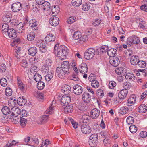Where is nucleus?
<instances>
[{"label":"nucleus","instance_id":"obj_1","mask_svg":"<svg viewBox=\"0 0 147 147\" xmlns=\"http://www.w3.org/2000/svg\"><path fill=\"white\" fill-rule=\"evenodd\" d=\"M69 65L68 61H64L61 67H58L56 69V74L59 78H62L65 74L70 73Z\"/></svg>","mask_w":147,"mask_h":147},{"label":"nucleus","instance_id":"obj_2","mask_svg":"<svg viewBox=\"0 0 147 147\" xmlns=\"http://www.w3.org/2000/svg\"><path fill=\"white\" fill-rule=\"evenodd\" d=\"M59 45L55 44L54 47V52L55 54H57L59 58L63 60L66 58L68 53V49L64 45L60 46L58 48Z\"/></svg>","mask_w":147,"mask_h":147},{"label":"nucleus","instance_id":"obj_3","mask_svg":"<svg viewBox=\"0 0 147 147\" xmlns=\"http://www.w3.org/2000/svg\"><path fill=\"white\" fill-rule=\"evenodd\" d=\"M95 54V50L93 48H90L86 50L84 53V57L87 60L92 59Z\"/></svg>","mask_w":147,"mask_h":147},{"label":"nucleus","instance_id":"obj_4","mask_svg":"<svg viewBox=\"0 0 147 147\" xmlns=\"http://www.w3.org/2000/svg\"><path fill=\"white\" fill-rule=\"evenodd\" d=\"M71 94H67L63 95L61 98L60 102L62 105L65 106L68 105L71 100Z\"/></svg>","mask_w":147,"mask_h":147},{"label":"nucleus","instance_id":"obj_5","mask_svg":"<svg viewBox=\"0 0 147 147\" xmlns=\"http://www.w3.org/2000/svg\"><path fill=\"white\" fill-rule=\"evenodd\" d=\"M21 113V111L19 108L13 107L11 109L9 118L12 119L14 118V117L18 116Z\"/></svg>","mask_w":147,"mask_h":147},{"label":"nucleus","instance_id":"obj_6","mask_svg":"<svg viewBox=\"0 0 147 147\" xmlns=\"http://www.w3.org/2000/svg\"><path fill=\"white\" fill-rule=\"evenodd\" d=\"M17 80L18 88L23 92H25L27 89L26 85L23 83L18 77H17Z\"/></svg>","mask_w":147,"mask_h":147},{"label":"nucleus","instance_id":"obj_7","mask_svg":"<svg viewBox=\"0 0 147 147\" xmlns=\"http://www.w3.org/2000/svg\"><path fill=\"white\" fill-rule=\"evenodd\" d=\"M109 61L110 64L114 67L117 66L120 62L119 59L117 57L110 58Z\"/></svg>","mask_w":147,"mask_h":147},{"label":"nucleus","instance_id":"obj_8","mask_svg":"<svg viewBox=\"0 0 147 147\" xmlns=\"http://www.w3.org/2000/svg\"><path fill=\"white\" fill-rule=\"evenodd\" d=\"M11 8L13 11L17 12L21 9L22 4L20 2H15L12 4Z\"/></svg>","mask_w":147,"mask_h":147},{"label":"nucleus","instance_id":"obj_9","mask_svg":"<svg viewBox=\"0 0 147 147\" xmlns=\"http://www.w3.org/2000/svg\"><path fill=\"white\" fill-rule=\"evenodd\" d=\"M6 35H8L9 37L11 38H14L17 36V34L16 30L13 28L9 29V30L5 34Z\"/></svg>","mask_w":147,"mask_h":147},{"label":"nucleus","instance_id":"obj_10","mask_svg":"<svg viewBox=\"0 0 147 147\" xmlns=\"http://www.w3.org/2000/svg\"><path fill=\"white\" fill-rule=\"evenodd\" d=\"M81 129L82 132L84 134H89L91 131L90 126L85 124H83L81 125Z\"/></svg>","mask_w":147,"mask_h":147},{"label":"nucleus","instance_id":"obj_11","mask_svg":"<svg viewBox=\"0 0 147 147\" xmlns=\"http://www.w3.org/2000/svg\"><path fill=\"white\" fill-rule=\"evenodd\" d=\"M100 113V111L97 108H94L91 110L90 112V116L91 118L96 119L99 116Z\"/></svg>","mask_w":147,"mask_h":147},{"label":"nucleus","instance_id":"obj_12","mask_svg":"<svg viewBox=\"0 0 147 147\" xmlns=\"http://www.w3.org/2000/svg\"><path fill=\"white\" fill-rule=\"evenodd\" d=\"M59 19L56 16H52L51 18L49 20L50 24L54 26H57L59 23Z\"/></svg>","mask_w":147,"mask_h":147},{"label":"nucleus","instance_id":"obj_13","mask_svg":"<svg viewBox=\"0 0 147 147\" xmlns=\"http://www.w3.org/2000/svg\"><path fill=\"white\" fill-rule=\"evenodd\" d=\"M82 92V87L78 84H76L73 87V92L77 95H80Z\"/></svg>","mask_w":147,"mask_h":147},{"label":"nucleus","instance_id":"obj_14","mask_svg":"<svg viewBox=\"0 0 147 147\" xmlns=\"http://www.w3.org/2000/svg\"><path fill=\"white\" fill-rule=\"evenodd\" d=\"M82 100L85 103H88L91 99V96L89 93L84 92L82 95Z\"/></svg>","mask_w":147,"mask_h":147},{"label":"nucleus","instance_id":"obj_15","mask_svg":"<svg viewBox=\"0 0 147 147\" xmlns=\"http://www.w3.org/2000/svg\"><path fill=\"white\" fill-rule=\"evenodd\" d=\"M78 69L82 74H86L87 72V66L86 63H82L79 66Z\"/></svg>","mask_w":147,"mask_h":147},{"label":"nucleus","instance_id":"obj_16","mask_svg":"<svg viewBox=\"0 0 147 147\" xmlns=\"http://www.w3.org/2000/svg\"><path fill=\"white\" fill-rule=\"evenodd\" d=\"M29 25L32 28L33 30H38L37 22L36 20L33 19L29 21Z\"/></svg>","mask_w":147,"mask_h":147},{"label":"nucleus","instance_id":"obj_17","mask_svg":"<svg viewBox=\"0 0 147 147\" xmlns=\"http://www.w3.org/2000/svg\"><path fill=\"white\" fill-rule=\"evenodd\" d=\"M128 93V91L126 89H123L120 91L118 94V97L120 99H123L125 98Z\"/></svg>","mask_w":147,"mask_h":147},{"label":"nucleus","instance_id":"obj_18","mask_svg":"<svg viewBox=\"0 0 147 147\" xmlns=\"http://www.w3.org/2000/svg\"><path fill=\"white\" fill-rule=\"evenodd\" d=\"M64 112L65 113H69L72 112L73 110V106L72 104H69L67 105H65L63 107Z\"/></svg>","mask_w":147,"mask_h":147},{"label":"nucleus","instance_id":"obj_19","mask_svg":"<svg viewBox=\"0 0 147 147\" xmlns=\"http://www.w3.org/2000/svg\"><path fill=\"white\" fill-rule=\"evenodd\" d=\"M50 3L47 1H44L40 6L41 10L43 11H47L50 8Z\"/></svg>","mask_w":147,"mask_h":147},{"label":"nucleus","instance_id":"obj_20","mask_svg":"<svg viewBox=\"0 0 147 147\" xmlns=\"http://www.w3.org/2000/svg\"><path fill=\"white\" fill-rule=\"evenodd\" d=\"M48 119L47 115H44L39 117L37 121L38 124H42L47 122Z\"/></svg>","mask_w":147,"mask_h":147},{"label":"nucleus","instance_id":"obj_21","mask_svg":"<svg viewBox=\"0 0 147 147\" xmlns=\"http://www.w3.org/2000/svg\"><path fill=\"white\" fill-rule=\"evenodd\" d=\"M55 39V37L52 34H47L45 38V40L46 42H50L54 41Z\"/></svg>","mask_w":147,"mask_h":147},{"label":"nucleus","instance_id":"obj_22","mask_svg":"<svg viewBox=\"0 0 147 147\" xmlns=\"http://www.w3.org/2000/svg\"><path fill=\"white\" fill-rule=\"evenodd\" d=\"M17 101L18 104L20 106L24 105L27 102L26 99L23 96L19 97L17 100Z\"/></svg>","mask_w":147,"mask_h":147},{"label":"nucleus","instance_id":"obj_23","mask_svg":"<svg viewBox=\"0 0 147 147\" xmlns=\"http://www.w3.org/2000/svg\"><path fill=\"white\" fill-rule=\"evenodd\" d=\"M139 60L138 57L136 56H132L130 59L131 64L133 65H137Z\"/></svg>","mask_w":147,"mask_h":147},{"label":"nucleus","instance_id":"obj_24","mask_svg":"<svg viewBox=\"0 0 147 147\" xmlns=\"http://www.w3.org/2000/svg\"><path fill=\"white\" fill-rule=\"evenodd\" d=\"M136 98L134 95L130 96L128 100L127 105L128 106H130L135 103Z\"/></svg>","mask_w":147,"mask_h":147},{"label":"nucleus","instance_id":"obj_25","mask_svg":"<svg viewBox=\"0 0 147 147\" xmlns=\"http://www.w3.org/2000/svg\"><path fill=\"white\" fill-rule=\"evenodd\" d=\"M90 119V117L86 114H84L82 116V118L80 120V123H86L89 121Z\"/></svg>","mask_w":147,"mask_h":147},{"label":"nucleus","instance_id":"obj_26","mask_svg":"<svg viewBox=\"0 0 147 147\" xmlns=\"http://www.w3.org/2000/svg\"><path fill=\"white\" fill-rule=\"evenodd\" d=\"M138 111L141 113H145L147 111V107L145 104H141L139 107Z\"/></svg>","mask_w":147,"mask_h":147},{"label":"nucleus","instance_id":"obj_27","mask_svg":"<svg viewBox=\"0 0 147 147\" xmlns=\"http://www.w3.org/2000/svg\"><path fill=\"white\" fill-rule=\"evenodd\" d=\"M37 52L36 48L35 47H32L29 49L28 50V54L32 56H34Z\"/></svg>","mask_w":147,"mask_h":147},{"label":"nucleus","instance_id":"obj_28","mask_svg":"<svg viewBox=\"0 0 147 147\" xmlns=\"http://www.w3.org/2000/svg\"><path fill=\"white\" fill-rule=\"evenodd\" d=\"M1 111L3 114L6 115L9 114L10 115V109L7 106L3 107Z\"/></svg>","mask_w":147,"mask_h":147},{"label":"nucleus","instance_id":"obj_29","mask_svg":"<svg viewBox=\"0 0 147 147\" xmlns=\"http://www.w3.org/2000/svg\"><path fill=\"white\" fill-rule=\"evenodd\" d=\"M119 112L122 114H125L130 112L128 108L126 106L121 107L120 109Z\"/></svg>","mask_w":147,"mask_h":147},{"label":"nucleus","instance_id":"obj_30","mask_svg":"<svg viewBox=\"0 0 147 147\" xmlns=\"http://www.w3.org/2000/svg\"><path fill=\"white\" fill-rule=\"evenodd\" d=\"M117 50L115 49H110L108 50L107 53L109 56L111 57H114L115 54L116 53Z\"/></svg>","mask_w":147,"mask_h":147},{"label":"nucleus","instance_id":"obj_31","mask_svg":"<svg viewBox=\"0 0 147 147\" xmlns=\"http://www.w3.org/2000/svg\"><path fill=\"white\" fill-rule=\"evenodd\" d=\"M27 123V120L26 119L23 117H20V123L21 126L23 128L26 125Z\"/></svg>","mask_w":147,"mask_h":147},{"label":"nucleus","instance_id":"obj_32","mask_svg":"<svg viewBox=\"0 0 147 147\" xmlns=\"http://www.w3.org/2000/svg\"><path fill=\"white\" fill-rule=\"evenodd\" d=\"M11 15H6L4 16L3 17V20L4 22V23L6 24L10 22L11 20Z\"/></svg>","mask_w":147,"mask_h":147},{"label":"nucleus","instance_id":"obj_33","mask_svg":"<svg viewBox=\"0 0 147 147\" xmlns=\"http://www.w3.org/2000/svg\"><path fill=\"white\" fill-rule=\"evenodd\" d=\"M125 77L127 80H129L131 81L135 80V77L134 75L130 73H128L127 74H126Z\"/></svg>","mask_w":147,"mask_h":147},{"label":"nucleus","instance_id":"obj_34","mask_svg":"<svg viewBox=\"0 0 147 147\" xmlns=\"http://www.w3.org/2000/svg\"><path fill=\"white\" fill-rule=\"evenodd\" d=\"M54 106H52V105L51 104L49 106V108L47 109L45 112L46 114L49 115L52 114L54 113Z\"/></svg>","mask_w":147,"mask_h":147},{"label":"nucleus","instance_id":"obj_35","mask_svg":"<svg viewBox=\"0 0 147 147\" xmlns=\"http://www.w3.org/2000/svg\"><path fill=\"white\" fill-rule=\"evenodd\" d=\"M62 91L64 93H67V91L69 92L71 90V88L68 85H65L62 87Z\"/></svg>","mask_w":147,"mask_h":147},{"label":"nucleus","instance_id":"obj_36","mask_svg":"<svg viewBox=\"0 0 147 147\" xmlns=\"http://www.w3.org/2000/svg\"><path fill=\"white\" fill-rule=\"evenodd\" d=\"M35 34L34 32H31L27 36V38L29 41H32L35 38Z\"/></svg>","mask_w":147,"mask_h":147},{"label":"nucleus","instance_id":"obj_37","mask_svg":"<svg viewBox=\"0 0 147 147\" xmlns=\"http://www.w3.org/2000/svg\"><path fill=\"white\" fill-rule=\"evenodd\" d=\"M59 9L58 6H54L53 7H52L51 11L53 14H57L59 12Z\"/></svg>","mask_w":147,"mask_h":147},{"label":"nucleus","instance_id":"obj_38","mask_svg":"<svg viewBox=\"0 0 147 147\" xmlns=\"http://www.w3.org/2000/svg\"><path fill=\"white\" fill-rule=\"evenodd\" d=\"M5 93L7 96H10L12 94L11 89L9 87H7L5 90Z\"/></svg>","mask_w":147,"mask_h":147},{"label":"nucleus","instance_id":"obj_39","mask_svg":"<svg viewBox=\"0 0 147 147\" xmlns=\"http://www.w3.org/2000/svg\"><path fill=\"white\" fill-rule=\"evenodd\" d=\"M81 36V33L79 31H76L74 32L73 36V38L75 40L80 39Z\"/></svg>","mask_w":147,"mask_h":147},{"label":"nucleus","instance_id":"obj_40","mask_svg":"<svg viewBox=\"0 0 147 147\" xmlns=\"http://www.w3.org/2000/svg\"><path fill=\"white\" fill-rule=\"evenodd\" d=\"M77 20L76 18L74 16H72L69 17L67 20V23L70 24L74 22Z\"/></svg>","mask_w":147,"mask_h":147},{"label":"nucleus","instance_id":"obj_41","mask_svg":"<svg viewBox=\"0 0 147 147\" xmlns=\"http://www.w3.org/2000/svg\"><path fill=\"white\" fill-rule=\"evenodd\" d=\"M9 25L6 23H4L2 26V29L3 31V33L5 34L9 30Z\"/></svg>","mask_w":147,"mask_h":147},{"label":"nucleus","instance_id":"obj_42","mask_svg":"<svg viewBox=\"0 0 147 147\" xmlns=\"http://www.w3.org/2000/svg\"><path fill=\"white\" fill-rule=\"evenodd\" d=\"M82 3V0H72V3L74 6H79Z\"/></svg>","mask_w":147,"mask_h":147},{"label":"nucleus","instance_id":"obj_43","mask_svg":"<svg viewBox=\"0 0 147 147\" xmlns=\"http://www.w3.org/2000/svg\"><path fill=\"white\" fill-rule=\"evenodd\" d=\"M53 74L52 72H49L45 76V78L47 81H49L53 78Z\"/></svg>","mask_w":147,"mask_h":147},{"label":"nucleus","instance_id":"obj_44","mask_svg":"<svg viewBox=\"0 0 147 147\" xmlns=\"http://www.w3.org/2000/svg\"><path fill=\"white\" fill-rule=\"evenodd\" d=\"M129 129L130 131L132 133H136L137 130V127L134 125H131Z\"/></svg>","mask_w":147,"mask_h":147},{"label":"nucleus","instance_id":"obj_45","mask_svg":"<svg viewBox=\"0 0 147 147\" xmlns=\"http://www.w3.org/2000/svg\"><path fill=\"white\" fill-rule=\"evenodd\" d=\"M138 66L141 68L145 67L146 66V63L145 61L142 60L140 61L139 60L138 64H137Z\"/></svg>","mask_w":147,"mask_h":147},{"label":"nucleus","instance_id":"obj_46","mask_svg":"<svg viewBox=\"0 0 147 147\" xmlns=\"http://www.w3.org/2000/svg\"><path fill=\"white\" fill-rule=\"evenodd\" d=\"M34 78L36 81L39 82L41 80L42 77L40 74L36 73L34 76Z\"/></svg>","mask_w":147,"mask_h":147},{"label":"nucleus","instance_id":"obj_47","mask_svg":"<svg viewBox=\"0 0 147 147\" xmlns=\"http://www.w3.org/2000/svg\"><path fill=\"white\" fill-rule=\"evenodd\" d=\"M82 10L84 11H87L89 9L90 6L89 4L85 3L82 5Z\"/></svg>","mask_w":147,"mask_h":147},{"label":"nucleus","instance_id":"obj_48","mask_svg":"<svg viewBox=\"0 0 147 147\" xmlns=\"http://www.w3.org/2000/svg\"><path fill=\"white\" fill-rule=\"evenodd\" d=\"M88 39V37L86 35H83L80 37L79 42V43H82L86 41Z\"/></svg>","mask_w":147,"mask_h":147},{"label":"nucleus","instance_id":"obj_49","mask_svg":"<svg viewBox=\"0 0 147 147\" xmlns=\"http://www.w3.org/2000/svg\"><path fill=\"white\" fill-rule=\"evenodd\" d=\"M0 83L2 86L5 87L7 85V82L6 78H2L0 80Z\"/></svg>","mask_w":147,"mask_h":147},{"label":"nucleus","instance_id":"obj_50","mask_svg":"<svg viewBox=\"0 0 147 147\" xmlns=\"http://www.w3.org/2000/svg\"><path fill=\"white\" fill-rule=\"evenodd\" d=\"M111 142V140L107 137L105 138L103 140V143L105 146L107 147H109L110 146V145Z\"/></svg>","mask_w":147,"mask_h":147},{"label":"nucleus","instance_id":"obj_51","mask_svg":"<svg viewBox=\"0 0 147 147\" xmlns=\"http://www.w3.org/2000/svg\"><path fill=\"white\" fill-rule=\"evenodd\" d=\"M45 83L42 81H39L37 84V87L40 90L43 89L45 87Z\"/></svg>","mask_w":147,"mask_h":147},{"label":"nucleus","instance_id":"obj_52","mask_svg":"<svg viewBox=\"0 0 147 147\" xmlns=\"http://www.w3.org/2000/svg\"><path fill=\"white\" fill-rule=\"evenodd\" d=\"M108 46L106 45L102 46L100 49V52L102 53H105L108 50Z\"/></svg>","mask_w":147,"mask_h":147},{"label":"nucleus","instance_id":"obj_53","mask_svg":"<svg viewBox=\"0 0 147 147\" xmlns=\"http://www.w3.org/2000/svg\"><path fill=\"white\" fill-rule=\"evenodd\" d=\"M96 75L93 74H91L89 77L88 79L89 81L92 83V82L96 80Z\"/></svg>","mask_w":147,"mask_h":147},{"label":"nucleus","instance_id":"obj_54","mask_svg":"<svg viewBox=\"0 0 147 147\" xmlns=\"http://www.w3.org/2000/svg\"><path fill=\"white\" fill-rule=\"evenodd\" d=\"M134 118L131 116L128 117L127 119L126 122L129 125L133 123L134 122Z\"/></svg>","mask_w":147,"mask_h":147},{"label":"nucleus","instance_id":"obj_55","mask_svg":"<svg viewBox=\"0 0 147 147\" xmlns=\"http://www.w3.org/2000/svg\"><path fill=\"white\" fill-rule=\"evenodd\" d=\"M49 70V68L46 65H43L42 67V72L44 74H45L48 73V71Z\"/></svg>","mask_w":147,"mask_h":147},{"label":"nucleus","instance_id":"obj_56","mask_svg":"<svg viewBox=\"0 0 147 147\" xmlns=\"http://www.w3.org/2000/svg\"><path fill=\"white\" fill-rule=\"evenodd\" d=\"M91 84L93 87L95 88H97L99 86V83L97 80L92 82Z\"/></svg>","mask_w":147,"mask_h":147},{"label":"nucleus","instance_id":"obj_57","mask_svg":"<svg viewBox=\"0 0 147 147\" xmlns=\"http://www.w3.org/2000/svg\"><path fill=\"white\" fill-rule=\"evenodd\" d=\"M133 44H138L140 42V40L138 37L135 35L133 36Z\"/></svg>","mask_w":147,"mask_h":147},{"label":"nucleus","instance_id":"obj_58","mask_svg":"<svg viewBox=\"0 0 147 147\" xmlns=\"http://www.w3.org/2000/svg\"><path fill=\"white\" fill-rule=\"evenodd\" d=\"M35 97L41 100L43 98V93L35 92Z\"/></svg>","mask_w":147,"mask_h":147},{"label":"nucleus","instance_id":"obj_59","mask_svg":"<svg viewBox=\"0 0 147 147\" xmlns=\"http://www.w3.org/2000/svg\"><path fill=\"white\" fill-rule=\"evenodd\" d=\"M133 36L129 37L127 38V43L128 45H131L132 44H133Z\"/></svg>","mask_w":147,"mask_h":147},{"label":"nucleus","instance_id":"obj_60","mask_svg":"<svg viewBox=\"0 0 147 147\" xmlns=\"http://www.w3.org/2000/svg\"><path fill=\"white\" fill-rule=\"evenodd\" d=\"M96 93L97 95L101 98H102L104 95L103 91L101 89H98Z\"/></svg>","mask_w":147,"mask_h":147},{"label":"nucleus","instance_id":"obj_61","mask_svg":"<svg viewBox=\"0 0 147 147\" xmlns=\"http://www.w3.org/2000/svg\"><path fill=\"white\" fill-rule=\"evenodd\" d=\"M68 119L71 123L73 127L75 129L77 128L78 127V124L76 122L74 121L72 119L69 118Z\"/></svg>","mask_w":147,"mask_h":147},{"label":"nucleus","instance_id":"obj_62","mask_svg":"<svg viewBox=\"0 0 147 147\" xmlns=\"http://www.w3.org/2000/svg\"><path fill=\"white\" fill-rule=\"evenodd\" d=\"M123 86L124 89L127 90V89L130 88L131 87V84L127 82H125L123 84Z\"/></svg>","mask_w":147,"mask_h":147},{"label":"nucleus","instance_id":"obj_63","mask_svg":"<svg viewBox=\"0 0 147 147\" xmlns=\"http://www.w3.org/2000/svg\"><path fill=\"white\" fill-rule=\"evenodd\" d=\"M97 140H90L89 144L91 147H95L97 145Z\"/></svg>","mask_w":147,"mask_h":147},{"label":"nucleus","instance_id":"obj_64","mask_svg":"<svg viewBox=\"0 0 147 147\" xmlns=\"http://www.w3.org/2000/svg\"><path fill=\"white\" fill-rule=\"evenodd\" d=\"M116 86V83L114 81H110L109 83V88L111 89H113Z\"/></svg>","mask_w":147,"mask_h":147}]
</instances>
